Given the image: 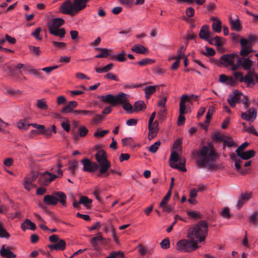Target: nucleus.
Returning a JSON list of instances; mask_svg holds the SVG:
<instances>
[{"label":"nucleus","instance_id":"1","mask_svg":"<svg viewBox=\"0 0 258 258\" xmlns=\"http://www.w3.org/2000/svg\"><path fill=\"white\" fill-rule=\"evenodd\" d=\"M97 163L92 162L87 158L81 161L83 165V170L93 172L99 169L97 176L100 177H107L109 176V169L111 162L107 159L106 153L103 150H99L95 155Z\"/></svg>","mask_w":258,"mask_h":258},{"label":"nucleus","instance_id":"2","mask_svg":"<svg viewBox=\"0 0 258 258\" xmlns=\"http://www.w3.org/2000/svg\"><path fill=\"white\" fill-rule=\"evenodd\" d=\"M250 53L242 54L240 50L239 54L236 53L224 54L221 56V63L226 68L231 67L232 71H236L240 67L246 71H251L253 62L249 58Z\"/></svg>","mask_w":258,"mask_h":258},{"label":"nucleus","instance_id":"3","mask_svg":"<svg viewBox=\"0 0 258 258\" xmlns=\"http://www.w3.org/2000/svg\"><path fill=\"white\" fill-rule=\"evenodd\" d=\"M197 164L199 167H207L210 170L217 169L218 166L214 163V161L218 159L219 156L211 144L203 146L197 152Z\"/></svg>","mask_w":258,"mask_h":258},{"label":"nucleus","instance_id":"4","mask_svg":"<svg viewBox=\"0 0 258 258\" xmlns=\"http://www.w3.org/2000/svg\"><path fill=\"white\" fill-rule=\"evenodd\" d=\"M208 231V223L204 220H201L189 228L187 237L189 239L196 241L198 244L205 240Z\"/></svg>","mask_w":258,"mask_h":258},{"label":"nucleus","instance_id":"5","mask_svg":"<svg viewBox=\"0 0 258 258\" xmlns=\"http://www.w3.org/2000/svg\"><path fill=\"white\" fill-rule=\"evenodd\" d=\"M127 95L123 93L114 96L111 94L101 96L100 98L104 102L109 103L115 106L118 105L122 104L123 108L130 113L134 112L133 110V106L130 103H127Z\"/></svg>","mask_w":258,"mask_h":258},{"label":"nucleus","instance_id":"6","mask_svg":"<svg viewBox=\"0 0 258 258\" xmlns=\"http://www.w3.org/2000/svg\"><path fill=\"white\" fill-rule=\"evenodd\" d=\"M86 7L83 0H66L60 5L59 11L62 14L74 16Z\"/></svg>","mask_w":258,"mask_h":258},{"label":"nucleus","instance_id":"7","mask_svg":"<svg viewBox=\"0 0 258 258\" xmlns=\"http://www.w3.org/2000/svg\"><path fill=\"white\" fill-rule=\"evenodd\" d=\"M227 102L231 107H234L236 103L242 102L244 107L247 108L249 106L247 98L239 91L235 90L232 94H229Z\"/></svg>","mask_w":258,"mask_h":258},{"label":"nucleus","instance_id":"8","mask_svg":"<svg viewBox=\"0 0 258 258\" xmlns=\"http://www.w3.org/2000/svg\"><path fill=\"white\" fill-rule=\"evenodd\" d=\"M256 41V38L253 35H250L247 39L242 38L239 42L241 45V53L242 54L251 53L253 50V43Z\"/></svg>","mask_w":258,"mask_h":258},{"label":"nucleus","instance_id":"9","mask_svg":"<svg viewBox=\"0 0 258 258\" xmlns=\"http://www.w3.org/2000/svg\"><path fill=\"white\" fill-rule=\"evenodd\" d=\"M176 246L178 250L183 252L195 250L198 247L197 242L190 239L189 240L186 239L180 240L177 243Z\"/></svg>","mask_w":258,"mask_h":258},{"label":"nucleus","instance_id":"10","mask_svg":"<svg viewBox=\"0 0 258 258\" xmlns=\"http://www.w3.org/2000/svg\"><path fill=\"white\" fill-rule=\"evenodd\" d=\"M188 100V96L187 95L182 96L179 104V115L178 117L177 124L178 125H182L185 121L184 114L186 111L185 102Z\"/></svg>","mask_w":258,"mask_h":258},{"label":"nucleus","instance_id":"11","mask_svg":"<svg viewBox=\"0 0 258 258\" xmlns=\"http://www.w3.org/2000/svg\"><path fill=\"white\" fill-rule=\"evenodd\" d=\"M57 177L58 176L56 175L46 171L38 173V182L41 185H47Z\"/></svg>","mask_w":258,"mask_h":258},{"label":"nucleus","instance_id":"12","mask_svg":"<svg viewBox=\"0 0 258 258\" xmlns=\"http://www.w3.org/2000/svg\"><path fill=\"white\" fill-rule=\"evenodd\" d=\"M38 178V173L32 172L29 176L24 179L23 186L25 189L30 191L34 186L33 182Z\"/></svg>","mask_w":258,"mask_h":258},{"label":"nucleus","instance_id":"13","mask_svg":"<svg viewBox=\"0 0 258 258\" xmlns=\"http://www.w3.org/2000/svg\"><path fill=\"white\" fill-rule=\"evenodd\" d=\"M108 239L104 238L101 235H98L95 237H93L90 240V243L91 244L93 249L95 250H98L100 249V244H104L107 243Z\"/></svg>","mask_w":258,"mask_h":258},{"label":"nucleus","instance_id":"14","mask_svg":"<svg viewBox=\"0 0 258 258\" xmlns=\"http://www.w3.org/2000/svg\"><path fill=\"white\" fill-rule=\"evenodd\" d=\"M257 76L254 71H249L245 76H243V82L247 86L254 85L255 82V79L257 78Z\"/></svg>","mask_w":258,"mask_h":258},{"label":"nucleus","instance_id":"15","mask_svg":"<svg viewBox=\"0 0 258 258\" xmlns=\"http://www.w3.org/2000/svg\"><path fill=\"white\" fill-rule=\"evenodd\" d=\"M64 23V21L61 18H54L51 21L49 22L48 24L49 31L50 30H56L60 29L59 27L61 26Z\"/></svg>","mask_w":258,"mask_h":258},{"label":"nucleus","instance_id":"16","mask_svg":"<svg viewBox=\"0 0 258 258\" xmlns=\"http://www.w3.org/2000/svg\"><path fill=\"white\" fill-rule=\"evenodd\" d=\"M66 242L64 240L61 239L58 240L54 244L48 245V247L51 250H63L66 248Z\"/></svg>","mask_w":258,"mask_h":258},{"label":"nucleus","instance_id":"17","mask_svg":"<svg viewBox=\"0 0 258 258\" xmlns=\"http://www.w3.org/2000/svg\"><path fill=\"white\" fill-rule=\"evenodd\" d=\"M92 203V200L89 199L88 198L85 196H81L80 197V200L78 202L74 201L73 202V206L74 208L79 209L80 208V205L83 204L85 206H87V205L89 204H91Z\"/></svg>","mask_w":258,"mask_h":258},{"label":"nucleus","instance_id":"18","mask_svg":"<svg viewBox=\"0 0 258 258\" xmlns=\"http://www.w3.org/2000/svg\"><path fill=\"white\" fill-rule=\"evenodd\" d=\"M4 91L6 94L15 97H18L22 94V92L20 90L14 89L9 86H6L4 88Z\"/></svg>","mask_w":258,"mask_h":258},{"label":"nucleus","instance_id":"19","mask_svg":"<svg viewBox=\"0 0 258 258\" xmlns=\"http://www.w3.org/2000/svg\"><path fill=\"white\" fill-rule=\"evenodd\" d=\"M0 254L2 256L6 258H16V255L9 248H6L5 245L2 246L0 250Z\"/></svg>","mask_w":258,"mask_h":258},{"label":"nucleus","instance_id":"20","mask_svg":"<svg viewBox=\"0 0 258 258\" xmlns=\"http://www.w3.org/2000/svg\"><path fill=\"white\" fill-rule=\"evenodd\" d=\"M53 195L57 198V203L59 202L63 206H66L67 196L64 192L62 191H55L53 192Z\"/></svg>","mask_w":258,"mask_h":258},{"label":"nucleus","instance_id":"21","mask_svg":"<svg viewBox=\"0 0 258 258\" xmlns=\"http://www.w3.org/2000/svg\"><path fill=\"white\" fill-rule=\"evenodd\" d=\"M210 32H209V27L208 25H204L202 27L200 33H199V37L200 38L204 40H208V37H209Z\"/></svg>","mask_w":258,"mask_h":258},{"label":"nucleus","instance_id":"22","mask_svg":"<svg viewBox=\"0 0 258 258\" xmlns=\"http://www.w3.org/2000/svg\"><path fill=\"white\" fill-rule=\"evenodd\" d=\"M131 49L133 51L139 54H146L149 52L147 48L139 44L135 45Z\"/></svg>","mask_w":258,"mask_h":258},{"label":"nucleus","instance_id":"23","mask_svg":"<svg viewBox=\"0 0 258 258\" xmlns=\"http://www.w3.org/2000/svg\"><path fill=\"white\" fill-rule=\"evenodd\" d=\"M43 202L47 205H55L57 203V198L54 195H47L44 197Z\"/></svg>","mask_w":258,"mask_h":258},{"label":"nucleus","instance_id":"24","mask_svg":"<svg viewBox=\"0 0 258 258\" xmlns=\"http://www.w3.org/2000/svg\"><path fill=\"white\" fill-rule=\"evenodd\" d=\"M21 228L24 231H25L27 229H29L31 230H35L36 229V225L29 219H26L22 224Z\"/></svg>","mask_w":258,"mask_h":258},{"label":"nucleus","instance_id":"25","mask_svg":"<svg viewBox=\"0 0 258 258\" xmlns=\"http://www.w3.org/2000/svg\"><path fill=\"white\" fill-rule=\"evenodd\" d=\"M179 164L180 166L177 164H171L170 166L173 168L177 169L179 170H181L183 172H185L186 170V169L185 167V159L184 158H180L178 160Z\"/></svg>","mask_w":258,"mask_h":258},{"label":"nucleus","instance_id":"26","mask_svg":"<svg viewBox=\"0 0 258 258\" xmlns=\"http://www.w3.org/2000/svg\"><path fill=\"white\" fill-rule=\"evenodd\" d=\"M24 70L29 72L31 75H34L37 78H42L43 73L40 70H36L31 68L29 66H25Z\"/></svg>","mask_w":258,"mask_h":258},{"label":"nucleus","instance_id":"27","mask_svg":"<svg viewBox=\"0 0 258 258\" xmlns=\"http://www.w3.org/2000/svg\"><path fill=\"white\" fill-rule=\"evenodd\" d=\"M255 151L250 150L246 152H241V153H238V156L243 160H248L249 158L253 157L255 155Z\"/></svg>","mask_w":258,"mask_h":258},{"label":"nucleus","instance_id":"28","mask_svg":"<svg viewBox=\"0 0 258 258\" xmlns=\"http://www.w3.org/2000/svg\"><path fill=\"white\" fill-rule=\"evenodd\" d=\"M230 24L231 27V28L233 30H234L237 31H239L240 30L241 25L239 19L237 18L235 20H230Z\"/></svg>","mask_w":258,"mask_h":258},{"label":"nucleus","instance_id":"29","mask_svg":"<svg viewBox=\"0 0 258 258\" xmlns=\"http://www.w3.org/2000/svg\"><path fill=\"white\" fill-rule=\"evenodd\" d=\"M74 115H78L80 114L92 116L95 114V112L92 111H88L87 110H75L73 111Z\"/></svg>","mask_w":258,"mask_h":258},{"label":"nucleus","instance_id":"30","mask_svg":"<svg viewBox=\"0 0 258 258\" xmlns=\"http://www.w3.org/2000/svg\"><path fill=\"white\" fill-rule=\"evenodd\" d=\"M49 32L51 34L58 36L60 38H63L66 34V31L64 28H61L54 30H50Z\"/></svg>","mask_w":258,"mask_h":258},{"label":"nucleus","instance_id":"31","mask_svg":"<svg viewBox=\"0 0 258 258\" xmlns=\"http://www.w3.org/2000/svg\"><path fill=\"white\" fill-rule=\"evenodd\" d=\"M156 86H149L145 88V93L147 98H149L150 96L156 91Z\"/></svg>","mask_w":258,"mask_h":258},{"label":"nucleus","instance_id":"32","mask_svg":"<svg viewBox=\"0 0 258 258\" xmlns=\"http://www.w3.org/2000/svg\"><path fill=\"white\" fill-rule=\"evenodd\" d=\"M52 128H50V127L46 128L45 127V129L43 131V132L42 133L43 135H45L47 138L50 137L52 132L56 133V127L54 125H52L51 127Z\"/></svg>","mask_w":258,"mask_h":258},{"label":"nucleus","instance_id":"33","mask_svg":"<svg viewBox=\"0 0 258 258\" xmlns=\"http://www.w3.org/2000/svg\"><path fill=\"white\" fill-rule=\"evenodd\" d=\"M97 49L101 51V52L96 56L97 58H106L107 56L110 55L108 53V51H110V50L101 48H97Z\"/></svg>","mask_w":258,"mask_h":258},{"label":"nucleus","instance_id":"34","mask_svg":"<svg viewBox=\"0 0 258 258\" xmlns=\"http://www.w3.org/2000/svg\"><path fill=\"white\" fill-rule=\"evenodd\" d=\"M79 164L77 160L70 161L69 162V169L71 171V173L72 175H75V170Z\"/></svg>","mask_w":258,"mask_h":258},{"label":"nucleus","instance_id":"35","mask_svg":"<svg viewBox=\"0 0 258 258\" xmlns=\"http://www.w3.org/2000/svg\"><path fill=\"white\" fill-rule=\"evenodd\" d=\"M125 55V52L124 50H122V52L116 55H113L112 56L111 59H116L117 61L119 62H122L126 60V58L124 56Z\"/></svg>","mask_w":258,"mask_h":258},{"label":"nucleus","instance_id":"36","mask_svg":"<svg viewBox=\"0 0 258 258\" xmlns=\"http://www.w3.org/2000/svg\"><path fill=\"white\" fill-rule=\"evenodd\" d=\"M187 214L189 217L196 219H200L202 218V214L197 211H187Z\"/></svg>","mask_w":258,"mask_h":258},{"label":"nucleus","instance_id":"37","mask_svg":"<svg viewBox=\"0 0 258 258\" xmlns=\"http://www.w3.org/2000/svg\"><path fill=\"white\" fill-rule=\"evenodd\" d=\"M145 108V104L142 101H138L134 104V111L137 112Z\"/></svg>","mask_w":258,"mask_h":258},{"label":"nucleus","instance_id":"38","mask_svg":"<svg viewBox=\"0 0 258 258\" xmlns=\"http://www.w3.org/2000/svg\"><path fill=\"white\" fill-rule=\"evenodd\" d=\"M30 126V123L26 120H21L18 124V128L20 129H24L25 130H28Z\"/></svg>","mask_w":258,"mask_h":258},{"label":"nucleus","instance_id":"39","mask_svg":"<svg viewBox=\"0 0 258 258\" xmlns=\"http://www.w3.org/2000/svg\"><path fill=\"white\" fill-rule=\"evenodd\" d=\"M213 30L217 33H220L221 31V22L220 20H217L216 22H214L212 24Z\"/></svg>","mask_w":258,"mask_h":258},{"label":"nucleus","instance_id":"40","mask_svg":"<svg viewBox=\"0 0 258 258\" xmlns=\"http://www.w3.org/2000/svg\"><path fill=\"white\" fill-rule=\"evenodd\" d=\"M247 114L248 115V117H250V120H253L256 116L257 114V110L256 108L252 107L248 109L247 111Z\"/></svg>","mask_w":258,"mask_h":258},{"label":"nucleus","instance_id":"41","mask_svg":"<svg viewBox=\"0 0 258 258\" xmlns=\"http://www.w3.org/2000/svg\"><path fill=\"white\" fill-rule=\"evenodd\" d=\"M206 52L201 51V53L206 56H212L215 55L216 52L213 48H210L208 46H205Z\"/></svg>","mask_w":258,"mask_h":258},{"label":"nucleus","instance_id":"42","mask_svg":"<svg viewBox=\"0 0 258 258\" xmlns=\"http://www.w3.org/2000/svg\"><path fill=\"white\" fill-rule=\"evenodd\" d=\"M37 107L41 110H46L48 107L44 99L37 100Z\"/></svg>","mask_w":258,"mask_h":258},{"label":"nucleus","instance_id":"43","mask_svg":"<svg viewBox=\"0 0 258 258\" xmlns=\"http://www.w3.org/2000/svg\"><path fill=\"white\" fill-rule=\"evenodd\" d=\"M214 45L218 47L222 46L225 43V39L223 38H221L219 36L214 37Z\"/></svg>","mask_w":258,"mask_h":258},{"label":"nucleus","instance_id":"44","mask_svg":"<svg viewBox=\"0 0 258 258\" xmlns=\"http://www.w3.org/2000/svg\"><path fill=\"white\" fill-rule=\"evenodd\" d=\"M148 139L150 140H152L155 137L158 133V130L154 128V127H151L150 129H149Z\"/></svg>","mask_w":258,"mask_h":258},{"label":"nucleus","instance_id":"45","mask_svg":"<svg viewBox=\"0 0 258 258\" xmlns=\"http://www.w3.org/2000/svg\"><path fill=\"white\" fill-rule=\"evenodd\" d=\"M155 62V61L152 59L149 58H146L139 61L137 63L140 66H144L148 64H151Z\"/></svg>","mask_w":258,"mask_h":258},{"label":"nucleus","instance_id":"46","mask_svg":"<svg viewBox=\"0 0 258 258\" xmlns=\"http://www.w3.org/2000/svg\"><path fill=\"white\" fill-rule=\"evenodd\" d=\"M161 144V142L158 141L156 142L154 144L152 145L149 148V151L153 153H156L159 148V146Z\"/></svg>","mask_w":258,"mask_h":258},{"label":"nucleus","instance_id":"47","mask_svg":"<svg viewBox=\"0 0 258 258\" xmlns=\"http://www.w3.org/2000/svg\"><path fill=\"white\" fill-rule=\"evenodd\" d=\"M223 143H224V144H226L228 147L237 146V144L232 140L231 138L226 137V138L224 139Z\"/></svg>","mask_w":258,"mask_h":258},{"label":"nucleus","instance_id":"48","mask_svg":"<svg viewBox=\"0 0 258 258\" xmlns=\"http://www.w3.org/2000/svg\"><path fill=\"white\" fill-rule=\"evenodd\" d=\"M258 220V211H255L249 218V222L253 224L257 223Z\"/></svg>","mask_w":258,"mask_h":258},{"label":"nucleus","instance_id":"49","mask_svg":"<svg viewBox=\"0 0 258 258\" xmlns=\"http://www.w3.org/2000/svg\"><path fill=\"white\" fill-rule=\"evenodd\" d=\"M41 31L40 27L37 28L33 32L31 35L34 36L37 40H41L42 39V36H40V33Z\"/></svg>","mask_w":258,"mask_h":258},{"label":"nucleus","instance_id":"50","mask_svg":"<svg viewBox=\"0 0 258 258\" xmlns=\"http://www.w3.org/2000/svg\"><path fill=\"white\" fill-rule=\"evenodd\" d=\"M171 195V190H169L166 194V196L164 197L163 199L162 200L160 204V207H162L164 206V205H166L167 201L169 200Z\"/></svg>","mask_w":258,"mask_h":258},{"label":"nucleus","instance_id":"51","mask_svg":"<svg viewBox=\"0 0 258 258\" xmlns=\"http://www.w3.org/2000/svg\"><path fill=\"white\" fill-rule=\"evenodd\" d=\"M0 237L9 238L10 237V234L3 227L2 225L0 223Z\"/></svg>","mask_w":258,"mask_h":258},{"label":"nucleus","instance_id":"52","mask_svg":"<svg viewBox=\"0 0 258 258\" xmlns=\"http://www.w3.org/2000/svg\"><path fill=\"white\" fill-rule=\"evenodd\" d=\"M225 138H226V137L218 132L215 134L213 137V140L223 142Z\"/></svg>","mask_w":258,"mask_h":258},{"label":"nucleus","instance_id":"53","mask_svg":"<svg viewBox=\"0 0 258 258\" xmlns=\"http://www.w3.org/2000/svg\"><path fill=\"white\" fill-rule=\"evenodd\" d=\"M160 245L162 248L167 249L170 246V241L168 238L163 239L160 243Z\"/></svg>","mask_w":258,"mask_h":258},{"label":"nucleus","instance_id":"54","mask_svg":"<svg viewBox=\"0 0 258 258\" xmlns=\"http://www.w3.org/2000/svg\"><path fill=\"white\" fill-rule=\"evenodd\" d=\"M249 143L247 142H244L236 150V153L238 155V153H241L243 152V150L248 146Z\"/></svg>","mask_w":258,"mask_h":258},{"label":"nucleus","instance_id":"55","mask_svg":"<svg viewBox=\"0 0 258 258\" xmlns=\"http://www.w3.org/2000/svg\"><path fill=\"white\" fill-rule=\"evenodd\" d=\"M109 130H103L102 131H99L98 130L95 132L94 136V137L98 138V137H104L106 134H108L109 133Z\"/></svg>","mask_w":258,"mask_h":258},{"label":"nucleus","instance_id":"56","mask_svg":"<svg viewBox=\"0 0 258 258\" xmlns=\"http://www.w3.org/2000/svg\"><path fill=\"white\" fill-rule=\"evenodd\" d=\"M52 43L54 47L59 49H63L67 46V44L64 42H58L55 41H52Z\"/></svg>","mask_w":258,"mask_h":258},{"label":"nucleus","instance_id":"57","mask_svg":"<svg viewBox=\"0 0 258 258\" xmlns=\"http://www.w3.org/2000/svg\"><path fill=\"white\" fill-rule=\"evenodd\" d=\"M79 136L80 137H85L88 133V130L84 126H80L79 129Z\"/></svg>","mask_w":258,"mask_h":258},{"label":"nucleus","instance_id":"58","mask_svg":"<svg viewBox=\"0 0 258 258\" xmlns=\"http://www.w3.org/2000/svg\"><path fill=\"white\" fill-rule=\"evenodd\" d=\"M104 77L105 79H110V80H114L115 81H119V79L117 78V77L115 74H114L112 73H109L106 74L104 76Z\"/></svg>","mask_w":258,"mask_h":258},{"label":"nucleus","instance_id":"59","mask_svg":"<svg viewBox=\"0 0 258 258\" xmlns=\"http://www.w3.org/2000/svg\"><path fill=\"white\" fill-rule=\"evenodd\" d=\"M29 49L31 52H32L36 55H39L40 54V48L39 47H36L33 46H29Z\"/></svg>","mask_w":258,"mask_h":258},{"label":"nucleus","instance_id":"60","mask_svg":"<svg viewBox=\"0 0 258 258\" xmlns=\"http://www.w3.org/2000/svg\"><path fill=\"white\" fill-rule=\"evenodd\" d=\"M234 76L236 80L239 81L240 82H243V73L241 72H237L234 73Z\"/></svg>","mask_w":258,"mask_h":258},{"label":"nucleus","instance_id":"61","mask_svg":"<svg viewBox=\"0 0 258 258\" xmlns=\"http://www.w3.org/2000/svg\"><path fill=\"white\" fill-rule=\"evenodd\" d=\"M170 160L174 162H177L178 161V155L176 152H172L170 155Z\"/></svg>","mask_w":258,"mask_h":258},{"label":"nucleus","instance_id":"62","mask_svg":"<svg viewBox=\"0 0 258 258\" xmlns=\"http://www.w3.org/2000/svg\"><path fill=\"white\" fill-rule=\"evenodd\" d=\"M185 14L188 17H192L194 16L195 10L191 7H188L185 10Z\"/></svg>","mask_w":258,"mask_h":258},{"label":"nucleus","instance_id":"63","mask_svg":"<svg viewBox=\"0 0 258 258\" xmlns=\"http://www.w3.org/2000/svg\"><path fill=\"white\" fill-rule=\"evenodd\" d=\"M166 116V109H164L160 111L158 114L159 119L163 120Z\"/></svg>","mask_w":258,"mask_h":258},{"label":"nucleus","instance_id":"64","mask_svg":"<svg viewBox=\"0 0 258 258\" xmlns=\"http://www.w3.org/2000/svg\"><path fill=\"white\" fill-rule=\"evenodd\" d=\"M252 193H245L240 195V197L241 199H243L244 201H248L251 197Z\"/></svg>","mask_w":258,"mask_h":258}]
</instances>
